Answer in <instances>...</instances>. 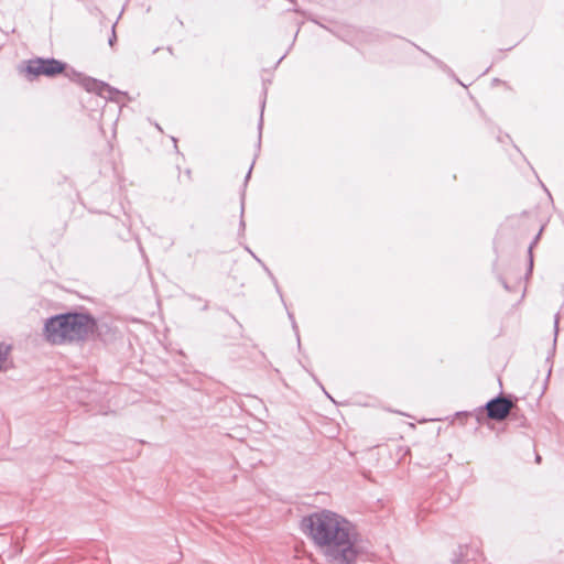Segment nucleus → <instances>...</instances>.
I'll use <instances>...</instances> for the list:
<instances>
[{
    "label": "nucleus",
    "mask_w": 564,
    "mask_h": 564,
    "mask_svg": "<svg viewBox=\"0 0 564 564\" xmlns=\"http://www.w3.org/2000/svg\"><path fill=\"white\" fill-rule=\"evenodd\" d=\"M300 528L328 564H357L361 555L359 534L344 516L321 509L303 517Z\"/></svg>",
    "instance_id": "f257e3e1"
},
{
    "label": "nucleus",
    "mask_w": 564,
    "mask_h": 564,
    "mask_svg": "<svg viewBox=\"0 0 564 564\" xmlns=\"http://www.w3.org/2000/svg\"><path fill=\"white\" fill-rule=\"evenodd\" d=\"M43 334L52 345L107 343L112 337V328L88 311L73 310L46 318Z\"/></svg>",
    "instance_id": "f03ea898"
},
{
    "label": "nucleus",
    "mask_w": 564,
    "mask_h": 564,
    "mask_svg": "<svg viewBox=\"0 0 564 564\" xmlns=\"http://www.w3.org/2000/svg\"><path fill=\"white\" fill-rule=\"evenodd\" d=\"M19 72L20 74H23L29 82H33L41 76L54 78L61 74H65V76L72 80L78 82L88 93H95L109 101L119 102V97L128 96L127 93L121 91L102 80L84 76L82 73L76 72L73 68L68 69V65L65 62L54 57H34L23 61L19 65Z\"/></svg>",
    "instance_id": "7ed1b4c3"
},
{
    "label": "nucleus",
    "mask_w": 564,
    "mask_h": 564,
    "mask_svg": "<svg viewBox=\"0 0 564 564\" xmlns=\"http://www.w3.org/2000/svg\"><path fill=\"white\" fill-rule=\"evenodd\" d=\"M514 406V402L510 397L499 393L495 398L486 402L485 405L478 408L476 411L482 413L486 411L487 417L494 421L505 420Z\"/></svg>",
    "instance_id": "20e7f679"
},
{
    "label": "nucleus",
    "mask_w": 564,
    "mask_h": 564,
    "mask_svg": "<svg viewBox=\"0 0 564 564\" xmlns=\"http://www.w3.org/2000/svg\"><path fill=\"white\" fill-rule=\"evenodd\" d=\"M263 94H264V97L260 105V118H259V122H258V141H257V145H256L257 153H256L254 158L258 156V153L260 152V149H261V138H262V129H263V111H264V107H265V95H267L265 89H264ZM253 161H256V159H253ZM253 165H254V162H252V164L250 165V167L246 174L245 183H243V191H242L241 197H240V221H239V235L240 236L245 235V230H246V221L243 219L245 197H246L245 188H246L247 183L251 176Z\"/></svg>",
    "instance_id": "39448f33"
},
{
    "label": "nucleus",
    "mask_w": 564,
    "mask_h": 564,
    "mask_svg": "<svg viewBox=\"0 0 564 564\" xmlns=\"http://www.w3.org/2000/svg\"><path fill=\"white\" fill-rule=\"evenodd\" d=\"M243 248H245V250L247 252H249L251 254V257L261 265V268L268 274V276L270 278V280H271V282H272V284H273V286L275 289V292L279 294V296L281 299L282 304L284 305V307H286V303L284 301L283 293L281 291V288L279 285L278 280L274 276V274L272 273V271L268 268V265L248 246H245Z\"/></svg>",
    "instance_id": "423d86ee"
},
{
    "label": "nucleus",
    "mask_w": 564,
    "mask_h": 564,
    "mask_svg": "<svg viewBox=\"0 0 564 564\" xmlns=\"http://www.w3.org/2000/svg\"><path fill=\"white\" fill-rule=\"evenodd\" d=\"M419 51H421L423 54H425L429 58H431L435 65L442 69L444 73L448 74L449 76H452L453 78H455V80L457 83H459L460 85H463V83L455 76L453 69L447 66L444 62H442L441 59H438L437 57L431 55L429 52L424 51L423 48H421L420 46L413 44Z\"/></svg>",
    "instance_id": "0eeeda50"
},
{
    "label": "nucleus",
    "mask_w": 564,
    "mask_h": 564,
    "mask_svg": "<svg viewBox=\"0 0 564 564\" xmlns=\"http://www.w3.org/2000/svg\"><path fill=\"white\" fill-rule=\"evenodd\" d=\"M419 51H421L423 54H425L429 58H431L435 65L442 69L444 73L448 74L449 76H452L453 78H455V80L457 83H459L460 85H463V83L455 76L453 69L447 66L444 62H442L441 59H438L437 57L431 55L429 52L424 51L423 48H421L420 46L413 44Z\"/></svg>",
    "instance_id": "6e6552de"
},
{
    "label": "nucleus",
    "mask_w": 564,
    "mask_h": 564,
    "mask_svg": "<svg viewBox=\"0 0 564 564\" xmlns=\"http://www.w3.org/2000/svg\"><path fill=\"white\" fill-rule=\"evenodd\" d=\"M542 231H543V227L539 230V232L535 235V237L533 238V240L529 245V248H528V256H529L528 274H530L532 272V270H533V253H532V250L536 246V243L539 242L540 237L542 235Z\"/></svg>",
    "instance_id": "1a4fd4ad"
},
{
    "label": "nucleus",
    "mask_w": 564,
    "mask_h": 564,
    "mask_svg": "<svg viewBox=\"0 0 564 564\" xmlns=\"http://www.w3.org/2000/svg\"><path fill=\"white\" fill-rule=\"evenodd\" d=\"M10 351V346L6 344H0V370L2 369V366L4 361L7 360V357Z\"/></svg>",
    "instance_id": "9d476101"
},
{
    "label": "nucleus",
    "mask_w": 564,
    "mask_h": 564,
    "mask_svg": "<svg viewBox=\"0 0 564 564\" xmlns=\"http://www.w3.org/2000/svg\"><path fill=\"white\" fill-rule=\"evenodd\" d=\"M288 317H289V319H290V322L292 324L293 330L295 332V335H296V338H297V343L300 344L299 327H297L294 314L292 312L288 311Z\"/></svg>",
    "instance_id": "9b49d317"
},
{
    "label": "nucleus",
    "mask_w": 564,
    "mask_h": 564,
    "mask_svg": "<svg viewBox=\"0 0 564 564\" xmlns=\"http://www.w3.org/2000/svg\"><path fill=\"white\" fill-rule=\"evenodd\" d=\"M116 25H117V21L113 23V25L111 26V35L108 40V44L113 47L115 43L117 42V34H116Z\"/></svg>",
    "instance_id": "f8f14e48"
},
{
    "label": "nucleus",
    "mask_w": 564,
    "mask_h": 564,
    "mask_svg": "<svg viewBox=\"0 0 564 564\" xmlns=\"http://www.w3.org/2000/svg\"><path fill=\"white\" fill-rule=\"evenodd\" d=\"M497 140L498 142L500 143H505L507 140L511 141V138L508 133H500L498 137H497Z\"/></svg>",
    "instance_id": "ddd939ff"
},
{
    "label": "nucleus",
    "mask_w": 564,
    "mask_h": 564,
    "mask_svg": "<svg viewBox=\"0 0 564 564\" xmlns=\"http://www.w3.org/2000/svg\"><path fill=\"white\" fill-rule=\"evenodd\" d=\"M558 321H560V317H558V314H556L555 318H554V341L556 340V336L558 333Z\"/></svg>",
    "instance_id": "4468645a"
},
{
    "label": "nucleus",
    "mask_w": 564,
    "mask_h": 564,
    "mask_svg": "<svg viewBox=\"0 0 564 564\" xmlns=\"http://www.w3.org/2000/svg\"><path fill=\"white\" fill-rule=\"evenodd\" d=\"M498 279H499L501 285L503 286V289L510 292L511 288L508 284V282L501 275H499Z\"/></svg>",
    "instance_id": "2eb2a0df"
},
{
    "label": "nucleus",
    "mask_w": 564,
    "mask_h": 564,
    "mask_svg": "<svg viewBox=\"0 0 564 564\" xmlns=\"http://www.w3.org/2000/svg\"><path fill=\"white\" fill-rule=\"evenodd\" d=\"M172 143L174 144V149L176 153H180L178 147H177V139L175 137H171Z\"/></svg>",
    "instance_id": "dca6fc26"
},
{
    "label": "nucleus",
    "mask_w": 564,
    "mask_h": 564,
    "mask_svg": "<svg viewBox=\"0 0 564 564\" xmlns=\"http://www.w3.org/2000/svg\"><path fill=\"white\" fill-rule=\"evenodd\" d=\"M470 414H471L470 412L462 411V412H457V413H456V416H457V417H460V416H468V415H470Z\"/></svg>",
    "instance_id": "f3484780"
},
{
    "label": "nucleus",
    "mask_w": 564,
    "mask_h": 564,
    "mask_svg": "<svg viewBox=\"0 0 564 564\" xmlns=\"http://www.w3.org/2000/svg\"><path fill=\"white\" fill-rule=\"evenodd\" d=\"M310 375L312 376V378L314 379V381L318 383V386L323 387V386L321 384V382L318 381L317 377H315V375H314L313 372H310Z\"/></svg>",
    "instance_id": "a211bd4d"
},
{
    "label": "nucleus",
    "mask_w": 564,
    "mask_h": 564,
    "mask_svg": "<svg viewBox=\"0 0 564 564\" xmlns=\"http://www.w3.org/2000/svg\"><path fill=\"white\" fill-rule=\"evenodd\" d=\"M541 459H542V458H541V456H540L539 454H536V455H535V462H536V463H541Z\"/></svg>",
    "instance_id": "6ab92c4d"
},
{
    "label": "nucleus",
    "mask_w": 564,
    "mask_h": 564,
    "mask_svg": "<svg viewBox=\"0 0 564 564\" xmlns=\"http://www.w3.org/2000/svg\"><path fill=\"white\" fill-rule=\"evenodd\" d=\"M453 564H463L459 558L453 560Z\"/></svg>",
    "instance_id": "aec40b11"
},
{
    "label": "nucleus",
    "mask_w": 564,
    "mask_h": 564,
    "mask_svg": "<svg viewBox=\"0 0 564 564\" xmlns=\"http://www.w3.org/2000/svg\"><path fill=\"white\" fill-rule=\"evenodd\" d=\"M207 308H208V303H207V302H205V304H204V306H203V308H202V310H203V311H206Z\"/></svg>",
    "instance_id": "412c9836"
},
{
    "label": "nucleus",
    "mask_w": 564,
    "mask_h": 564,
    "mask_svg": "<svg viewBox=\"0 0 564 564\" xmlns=\"http://www.w3.org/2000/svg\"><path fill=\"white\" fill-rule=\"evenodd\" d=\"M285 55H286V54L282 55V56L279 58V61H278V63H276V64H280V63H281V61H282V59H284Z\"/></svg>",
    "instance_id": "4be33fe9"
},
{
    "label": "nucleus",
    "mask_w": 564,
    "mask_h": 564,
    "mask_svg": "<svg viewBox=\"0 0 564 564\" xmlns=\"http://www.w3.org/2000/svg\"><path fill=\"white\" fill-rule=\"evenodd\" d=\"M323 391L326 393V395L329 398V400H333V397H330L326 391L325 389L322 387Z\"/></svg>",
    "instance_id": "5701e85b"
},
{
    "label": "nucleus",
    "mask_w": 564,
    "mask_h": 564,
    "mask_svg": "<svg viewBox=\"0 0 564 564\" xmlns=\"http://www.w3.org/2000/svg\"><path fill=\"white\" fill-rule=\"evenodd\" d=\"M155 128L159 130V131H162V128L160 127L159 123H155Z\"/></svg>",
    "instance_id": "b1692460"
},
{
    "label": "nucleus",
    "mask_w": 564,
    "mask_h": 564,
    "mask_svg": "<svg viewBox=\"0 0 564 564\" xmlns=\"http://www.w3.org/2000/svg\"><path fill=\"white\" fill-rule=\"evenodd\" d=\"M524 422H525V419L524 417H521V422H520V425H524Z\"/></svg>",
    "instance_id": "393cba45"
},
{
    "label": "nucleus",
    "mask_w": 564,
    "mask_h": 564,
    "mask_svg": "<svg viewBox=\"0 0 564 564\" xmlns=\"http://www.w3.org/2000/svg\"><path fill=\"white\" fill-rule=\"evenodd\" d=\"M513 147H514V149H516L519 153H521V151H520V149L518 148V145L513 144Z\"/></svg>",
    "instance_id": "a878e982"
}]
</instances>
